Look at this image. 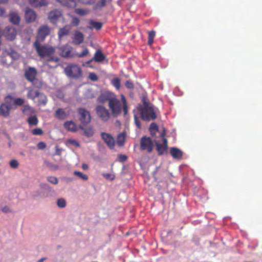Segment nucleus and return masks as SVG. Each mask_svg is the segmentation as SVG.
Segmentation results:
<instances>
[{
	"label": "nucleus",
	"mask_w": 262,
	"mask_h": 262,
	"mask_svg": "<svg viewBox=\"0 0 262 262\" xmlns=\"http://www.w3.org/2000/svg\"><path fill=\"white\" fill-rule=\"evenodd\" d=\"M36 70L33 68H29V69L25 72V77L29 81L36 78Z\"/></svg>",
	"instance_id": "6ab92c4d"
},
{
	"label": "nucleus",
	"mask_w": 262,
	"mask_h": 262,
	"mask_svg": "<svg viewBox=\"0 0 262 262\" xmlns=\"http://www.w3.org/2000/svg\"><path fill=\"white\" fill-rule=\"evenodd\" d=\"M77 113L79 120L81 123H90L92 119L90 111H88L85 108L79 107L77 108Z\"/></svg>",
	"instance_id": "39448f33"
},
{
	"label": "nucleus",
	"mask_w": 262,
	"mask_h": 262,
	"mask_svg": "<svg viewBox=\"0 0 262 262\" xmlns=\"http://www.w3.org/2000/svg\"><path fill=\"white\" fill-rule=\"evenodd\" d=\"M25 15L27 23H32L34 21L37 16L36 13L32 9L29 8H26Z\"/></svg>",
	"instance_id": "4468645a"
},
{
	"label": "nucleus",
	"mask_w": 262,
	"mask_h": 262,
	"mask_svg": "<svg viewBox=\"0 0 262 262\" xmlns=\"http://www.w3.org/2000/svg\"><path fill=\"white\" fill-rule=\"evenodd\" d=\"M2 211L5 213H8L11 212V210L7 206H2L1 208Z\"/></svg>",
	"instance_id": "864d4df0"
},
{
	"label": "nucleus",
	"mask_w": 262,
	"mask_h": 262,
	"mask_svg": "<svg viewBox=\"0 0 262 262\" xmlns=\"http://www.w3.org/2000/svg\"><path fill=\"white\" fill-rule=\"evenodd\" d=\"M55 154H56V155H60V154H61V151L62 150L61 149H60V148L58 147V145H56L55 146Z\"/></svg>",
	"instance_id": "680f3d73"
},
{
	"label": "nucleus",
	"mask_w": 262,
	"mask_h": 262,
	"mask_svg": "<svg viewBox=\"0 0 262 262\" xmlns=\"http://www.w3.org/2000/svg\"><path fill=\"white\" fill-rule=\"evenodd\" d=\"M58 3L69 8H75L77 6L76 0H56Z\"/></svg>",
	"instance_id": "4be33fe9"
},
{
	"label": "nucleus",
	"mask_w": 262,
	"mask_h": 262,
	"mask_svg": "<svg viewBox=\"0 0 262 262\" xmlns=\"http://www.w3.org/2000/svg\"><path fill=\"white\" fill-rule=\"evenodd\" d=\"M46 259V258H44V257L41 258L39 259L37 261V262H43V261H44Z\"/></svg>",
	"instance_id": "338daca9"
},
{
	"label": "nucleus",
	"mask_w": 262,
	"mask_h": 262,
	"mask_svg": "<svg viewBox=\"0 0 262 262\" xmlns=\"http://www.w3.org/2000/svg\"><path fill=\"white\" fill-rule=\"evenodd\" d=\"M93 60H94V57L92 59H90V60H88L86 62L84 63H83V66H85V65H88V64H90V62H92Z\"/></svg>",
	"instance_id": "69168bd1"
},
{
	"label": "nucleus",
	"mask_w": 262,
	"mask_h": 262,
	"mask_svg": "<svg viewBox=\"0 0 262 262\" xmlns=\"http://www.w3.org/2000/svg\"><path fill=\"white\" fill-rule=\"evenodd\" d=\"M9 20L14 25H18L20 21V17L16 12H12L9 15Z\"/></svg>",
	"instance_id": "b1692460"
},
{
	"label": "nucleus",
	"mask_w": 262,
	"mask_h": 262,
	"mask_svg": "<svg viewBox=\"0 0 262 262\" xmlns=\"http://www.w3.org/2000/svg\"><path fill=\"white\" fill-rule=\"evenodd\" d=\"M64 127L71 132H76L77 127L75 123L73 121H67L64 124Z\"/></svg>",
	"instance_id": "a878e982"
},
{
	"label": "nucleus",
	"mask_w": 262,
	"mask_h": 262,
	"mask_svg": "<svg viewBox=\"0 0 262 262\" xmlns=\"http://www.w3.org/2000/svg\"><path fill=\"white\" fill-rule=\"evenodd\" d=\"M88 77L93 81H96L98 79V75L95 73H93V72L89 73Z\"/></svg>",
	"instance_id": "de8ad7c7"
},
{
	"label": "nucleus",
	"mask_w": 262,
	"mask_h": 262,
	"mask_svg": "<svg viewBox=\"0 0 262 262\" xmlns=\"http://www.w3.org/2000/svg\"><path fill=\"white\" fill-rule=\"evenodd\" d=\"M12 106H8L6 104L2 103L0 105V116L5 118L8 117L10 115V112Z\"/></svg>",
	"instance_id": "a211bd4d"
},
{
	"label": "nucleus",
	"mask_w": 262,
	"mask_h": 262,
	"mask_svg": "<svg viewBox=\"0 0 262 262\" xmlns=\"http://www.w3.org/2000/svg\"><path fill=\"white\" fill-rule=\"evenodd\" d=\"M55 116L58 119H64L67 118L68 115L67 113L62 109V108H58L55 112Z\"/></svg>",
	"instance_id": "c85d7f7f"
},
{
	"label": "nucleus",
	"mask_w": 262,
	"mask_h": 262,
	"mask_svg": "<svg viewBox=\"0 0 262 262\" xmlns=\"http://www.w3.org/2000/svg\"><path fill=\"white\" fill-rule=\"evenodd\" d=\"M63 17L61 11L58 9L50 11V21L51 23L56 24L59 20L63 19Z\"/></svg>",
	"instance_id": "9b49d317"
},
{
	"label": "nucleus",
	"mask_w": 262,
	"mask_h": 262,
	"mask_svg": "<svg viewBox=\"0 0 262 262\" xmlns=\"http://www.w3.org/2000/svg\"><path fill=\"white\" fill-rule=\"evenodd\" d=\"M49 29L48 26H42L38 31V35L35 41L39 42L43 41L46 36L48 35Z\"/></svg>",
	"instance_id": "f8f14e48"
},
{
	"label": "nucleus",
	"mask_w": 262,
	"mask_h": 262,
	"mask_svg": "<svg viewBox=\"0 0 262 262\" xmlns=\"http://www.w3.org/2000/svg\"><path fill=\"white\" fill-rule=\"evenodd\" d=\"M3 54L4 55V57L7 56H10L12 60H17L19 58V54L18 53L11 48L5 49L3 53ZM2 62L3 64H8L6 60H5L4 58H3L2 60Z\"/></svg>",
	"instance_id": "1a4fd4ad"
},
{
	"label": "nucleus",
	"mask_w": 262,
	"mask_h": 262,
	"mask_svg": "<svg viewBox=\"0 0 262 262\" xmlns=\"http://www.w3.org/2000/svg\"><path fill=\"white\" fill-rule=\"evenodd\" d=\"M141 117L144 120H151L156 119L157 115L154 108L151 107L148 103H144V105L140 108Z\"/></svg>",
	"instance_id": "f03ea898"
},
{
	"label": "nucleus",
	"mask_w": 262,
	"mask_h": 262,
	"mask_svg": "<svg viewBox=\"0 0 262 262\" xmlns=\"http://www.w3.org/2000/svg\"><path fill=\"white\" fill-rule=\"evenodd\" d=\"M24 115L31 116L34 113V109L29 105H24L21 109Z\"/></svg>",
	"instance_id": "393cba45"
},
{
	"label": "nucleus",
	"mask_w": 262,
	"mask_h": 262,
	"mask_svg": "<svg viewBox=\"0 0 262 262\" xmlns=\"http://www.w3.org/2000/svg\"><path fill=\"white\" fill-rule=\"evenodd\" d=\"M2 35H3L7 39L13 40L16 37L17 31L14 28L7 26L3 31Z\"/></svg>",
	"instance_id": "9d476101"
},
{
	"label": "nucleus",
	"mask_w": 262,
	"mask_h": 262,
	"mask_svg": "<svg viewBox=\"0 0 262 262\" xmlns=\"http://www.w3.org/2000/svg\"><path fill=\"white\" fill-rule=\"evenodd\" d=\"M126 133L125 132H123V133H121L118 135L117 138V143L119 146H123L125 142V137H126Z\"/></svg>",
	"instance_id": "cd10ccee"
},
{
	"label": "nucleus",
	"mask_w": 262,
	"mask_h": 262,
	"mask_svg": "<svg viewBox=\"0 0 262 262\" xmlns=\"http://www.w3.org/2000/svg\"><path fill=\"white\" fill-rule=\"evenodd\" d=\"M105 57V55H104L101 50H99V49L98 50H96L95 52L93 57V59L97 62H101V61H103Z\"/></svg>",
	"instance_id": "5701e85b"
},
{
	"label": "nucleus",
	"mask_w": 262,
	"mask_h": 262,
	"mask_svg": "<svg viewBox=\"0 0 262 262\" xmlns=\"http://www.w3.org/2000/svg\"><path fill=\"white\" fill-rule=\"evenodd\" d=\"M32 133L34 135H41L43 132L40 128H36L32 130Z\"/></svg>",
	"instance_id": "3c124183"
},
{
	"label": "nucleus",
	"mask_w": 262,
	"mask_h": 262,
	"mask_svg": "<svg viewBox=\"0 0 262 262\" xmlns=\"http://www.w3.org/2000/svg\"><path fill=\"white\" fill-rule=\"evenodd\" d=\"M154 143L150 137L143 136L141 139L140 148L142 150H146L150 153L152 151Z\"/></svg>",
	"instance_id": "0eeeda50"
},
{
	"label": "nucleus",
	"mask_w": 262,
	"mask_h": 262,
	"mask_svg": "<svg viewBox=\"0 0 262 262\" xmlns=\"http://www.w3.org/2000/svg\"><path fill=\"white\" fill-rule=\"evenodd\" d=\"M37 146L38 149H43L46 147V144L43 142H39Z\"/></svg>",
	"instance_id": "6e6d98bb"
},
{
	"label": "nucleus",
	"mask_w": 262,
	"mask_h": 262,
	"mask_svg": "<svg viewBox=\"0 0 262 262\" xmlns=\"http://www.w3.org/2000/svg\"><path fill=\"white\" fill-rule=\"evenodd\" d=\"M156 36V32L154 30L148 31V44L151 45L153 43L154 39Z\"/></svg>",
	"instance_id": "473e14b6"
},
{
	"label": "nucleus",
	"mask_w": 262,
	"mask_h": 262,
	"mask_svg": "<svg viewBox=\"0 0 262 262\" xmlns=\"http://www.w3.org/2000/svg\"><path fill=\"white\" fill-rule=\"evenodd\" d=\"M57 205L59 208H64L67 205V202L63 198H60L57 201Z\"/></svg>",
	"instance_id": "a19ab883"
},
{
	"label": "nucleus",
	"mask_w": 262,
	"mask_h": 262,
	"mask_svg": "<svg viewBox=\"0 0 262 262\" xmlns=\"http://www.w3.org/2000/svg\"><path fill=\"white\" fill-rule=\"evenodd\" d=\"M47 98H46V100H42V101H41V103H42V104H43L44 105H45V104H46L47 103Z\"/></svg>",
	"instance_id": "774afa93"
},
{
	"label": "nucleus",
	"mask_w": 262,
	"mask_h": 262,
	"mask_svg": "<svg viewBox=\"0 0 262 262\" xmlns=\"http://www.w3.org/2000/svg\"><path fill=\"white\" fill-rule=\"evenodd\" d=\"M75 11L77 14L79 15H86L89 12V10L85 8H75Z\"/></svg>",
	"instance_id": "ea45409f"
},
{
	"label": "nucleus",
	"mask_w": 262,
	"mask_h": 262,
	"mask_svg": "<svg viewBox=\"0 0 262 262\" xmlns=\"http://www.w3.org/2000/svg\"><path fill=\"white\" fill-rule=\"evenodd\" d=\"M106 0H99L97 4L94 6V9H102V8L105 6Z\"/></svg>",
	"instance_id": "58836bf2"
},
{
	"label": "nucleus",
	"mask_w": 262,
	"mask_h": 262,
	"mask_svg": "<svg viewBox=\"0 0 262 262\" xmlns=\"http://www.w3.org/2000/svg\"><path fill=\"white\" fill-rule=\"evenodd\" d=\"M93 27L95 28L96 30H100L102 26V24L101 22H95V21H92L91 23Z\"/></svg>",
	"instance_id": "49530a36"
},
{
	"label": "nucleus",
	"mask_w": 262,
	"mask_h": 262,
	"mask_svg": "<svg viewBox=\"0 0 262 262\" xmlns=\"http://www.w3.org/2000/svg\"><path fill=\"white\" fill-rule=\"evenodd\" d=\"M51 183L57 184L58 182V180L56 177H50Z\"/></svg>",
	"instance_id": "052dcab7"
},
{
	"label": "nucleus",
	"mask_w": 262,
	"mask_h": 262,
	"mask_svg": "<svg viewBox=\"0 0 262 262\" xmlns=\"http://www.w3.org/2000/svg\"><path fill=\"white\" fill-rule=\"evenodd\" d=\"M110 108L114 116H118L122 111V105L117 96L113 92H111V100L110 102Z\"/></svg>",
	"instance_id": "f257e3e1"
},
{
	"label": "nucleus",
	"mask_w": 262,
	"mask_h": 262,
	"mask_svg": "<svg viewBox=\"0 0 262 262\" xmlns=\"http://www.w3.org/2000/svg\"><path fill=\"white\" fill-rule=\"evenodd\" d=\"M25 103V100L21 98H17L14 99V104L18 106H23Z\"/></svg>",
	"instance_id": "37998d69"
},
{
	"label": "nucleus",
	"mask_w": 262,
	"mask_h": 262,
	"mask_svg": "<svg viewBox=\"0 0 262 262\" xmlns=\"http://www.w3.org/2000/svg\"><path fill=\"white\" fill-rule=\"evenodd\" d=\"M73 48L69 45H66L60 48V54L63 57H73L74 56L72 53Z\"/></svg>",
	"instance_id": "dca6fc26"
},
{
	"label": "nucleus",
	"mask_w": 262,
	"mask_h": 262,
	"mask_svg": "<svg viewBox=\"0 0 262 262\" xmlns=\"http://www.w3.org/2000/svg\"><path fill=\"white\" fill-rule=\"evenodd\" d=\"M74 174L78 176L79 178L83 180H87L89 179L88 175L84 174V173H83L81 171H74Z\"/></svg>",
	"instance_id": "4c0bfd02"
},
{
	"label": "nucleus",
	"mask_w": 262,
	"mask_h": 262,
	"mask_svg": "<svg viewBox=\"0 0 262 262\" xmlns=\"http://www.w3.org/2000/svg\"><path fill=\"white\" fill-rule=\"evenodd\" d=\"M121 99L122 103V109L124 115H127L128 113V105L127 101L126 99L125 96L124 95H121Z\"/></svg>",
	"instance_id": "7c9ffc66"
},
{
	"label": "nucleus",
	"mask_w": 262,
	"mask_h": 262,
	"mask_svg": "<svg viewBox=\"0 0 262 262\" xmlns=\"http://www.w3.org/2000/svg\"><path fill=\"white\" fill-rule=\"evenodd\" d=\"M118 159L119 161H125V160H127V156H124V155H119L118 157Z\"/></svg>",
	"instance_id": "4d7b16f0"
},
{
	"label": "nucleus",
	"mask_w": 262,
	"mask_h": 262,
	"mask_svg": "<svg viewBox=\"0 0 262 262\" xmlns=\"http://www.w3.org/2000/svg\"><path fill=\"white\" fill-rule=\"evenodd\" d=\"M111 96V92H104L103 93H102L100 95H99L97 98V100L99 101V102H101V103H104V102L107 101L108 106L110 108Z\"/></svg>",
	"instance_id": "2eb2a0df"
},
{
	"label": "nucleus",
	"mask_w": 262,
	"mask_h": 262,
	"mask_svg": "<svg viewBox=\"0 0 262 262\" xmlns=\"http://www.w3.org/2000/svg\"><path fill=\"white\" fill-rule=\"evenodd\" d=\"M170 153L174 159H182L183 154V151L177 147L171 148Z\"/></svg>",
	"instance_id": "aec40b11"
},
{
	"label": "nucleus",
	"mask_w": 262,
	"mask_h": 262,
	"mask_svg": "<svg viewBox=\"0 0 262 262\" xmlns=\"http://www.w3.org/2000/svg\"><path fill=\"white\" fill-rule=\"evenodd\" d=\"M13 100V97L11 95H8L4 98L5 102L3 104H6L8 106H12L11 102Z\"/></svg>",
	"instance_id": "c9c22d12"
},
{
	"label": "nucleus",
	"mask_w": 262,
	"mask_h": 262,
	"mask_svg": "<svg viewBox=\"0 0 262 262\" xmlns=\"http://www.w3.org/2000/svg\"><path fill=\"white\" fill-rule=\"evenodd\" d=\"M95 111L96 115L101 119L103 121H107L110 119L111 113L108 111V109L102 105V104H99L95 107Z\"/></svg>",
	"instance_id": "20e7f679"
},
{
	"label": "nucleus",
	"mask_w": 262,
	"mask_h": 262,
	"mask_svg": "<svg viewBox=\"0 0 262 262\" xmlns=\"http://www.w3.org/2000/svg\"><path fill=\"white\" fill-rule=\"evenodd\" d=\"M101 136L109 148H114L115 142L112 135H110V134H107V133H101Z\"/></svg>",
	"instance_id": "ddd939ff"
},
{
	"label": "nucleus",
	"mask_w": 262,
	"mask_h": 262,
	"mask_svg": "<svg viewBox=\"0 0 262 262\" xmlns=\"http://www.w3.org/2000/svg\"><path fill=\"white\" fill-rule=\"evenodd\" d=\"M82 168L83 169H85V170H86V169H88L89 166L86 163H82Z\"/></svg>",
	"instance_id": "0e129e2a"
},
{
	"label": "nucleus",
	"mask_w": 262,
	"mask_h": 262,
	"mask_svg": "<svg viewBox=\"0 0 262 262\" xmlns=\"http://www.w3.org/2000/svg\"><path fill=\"white\" fill-rule=\"evenodd\" d=\"M64 71L66 75L72 78H79L82 75L81 68L77 64H69L64 68Z\"/></svg>",
	"instance_id": "7ed1b4c3"
},
{
	"label": "nucleus",
	"mask_w": 262,
	"mask_h": 262,
	"mask_svg": "<svg viewBox=\"0 0 262 262\" xmlns=\"http://www.w3.org/2000/svg\"><path fill=\"white\" fill-rule=\"evenodd\" d=\"M134 121H135V123L136 124L137 127H138L139 128H140V127H141V124L138 118L137 117V115H134Z\"/></svg>",
	"instance_id": "5fc2aeb1"
},
{
	"label": "nucleus",
	"mask_w": 262,
	"mask_h": 262,
	"mask_svg": "<svg viewBox=\"0 0 262 262\" xmlns=\"http://www.w3.org/2000/svg\"><path fill=\"white\" fill-rule=\"evenodd\" d=\"M32 82L33 85L36 88H40L42 86V82L38 79L35 78L33 80L30 81Z\"/></svg>",
	"instance_id": "79ce46f5"
},
{
	"label": "nucleus",
	"mask_w": 262,
	"mask_h": 262,
	"mask_svg": "<svg viewBox=\"0 0 262 262\" xmlns=\"http://www.w3.org/2000/svg\"><path fill=\"white\" fill-rule=\"evenodd\" d=\"M102 175L103 177H104L106 179H110V180H114L115 179V175L111 174V173H103Z\"/></svg>",
	"instance_id": "13d9d810"
},
{
	"label": "nucleus",
	"mask_w": 262,
	"mask_h": 262,
	"mask_svg": "<svg viewBox=\"0 0 262 262\" xmlns=\"http://www.w3.org/2000/svg\"><path fill=\"white\" fill-rule=\"evenodd\" d=\"M80 3H81L83 4H89V5H92V4H94L96 3V0H78Z\"/></svg>",
	"instance_id": "603ef678"
},
{
	"label": "nucleus",
	"mask_w": 262,
	"mask_h": 262,
	"mask_svg": "<svg viewBox=\"0 0 262 262\" xmlns=\"http://www.w3.org/2000/svg\"><path fill=\"white\" fill-rule=\"evenodd\" d=\"M9 164L10 166L14 169L17 168L19 165L18 161L14 159L10 161Z\"/></svg>",
	"instance_id": "8fccbe9b"
},
{
	"label": "nucleus",
	"mask_w": 262,
	"mask_h": 262,
	"mask_svg": "<svg viewBox=\"0 0 262 262\" xmlns=\"http://www.w3.org/2000/svg\"><path fill=\"white\" fill-rule=\"evenodd\" d=\"M27 121L29 125H36L38 124V119L36 116L31 115L28 118Z\"/></svg>",
	"instance_id": "72a5a7b5"
},
{
	"label": "nucleus",
	"mask_w": 262,
	"mask_h": 262,
	"mask_svg": "<svg viewBox=\"0 0 262 262\" xmlns=\"http://www.w3.org/2000/svg\"><path fill=\"white\" fill-rule=\"evenodd\" d=\"M80 23L79 19L76 16H72L71 24L74 26H78Z\"/></svg>",
	"instance_id": "09e8293b"
},
{
	"label": "nucleus",
	"mask_w": 262,
	"mask_h": 262,
	"mask_svg": "<svg viewBox=\"0 0 262 262\" xmlns=\"http://www.w3.org/2000/svg\"><path fill=\"white\" fill-rule=\"evenodd\" d=\"M71 29V27H69V26H65V27L60 28L58 32V35L59 38H61L62 36L67 35V34H69Z\"/></svg>",
	"instance_id": "bb28decb"
},
{
	"label": "nucleus",
	"mask_w": 262,
	"mask_h": 262,
	"mask_svg": "<svg viewBox=\"0 0 262 262\" xmlns=\"http://www.w3.org/2000/svg\"><path fill=\"white\" fill-rule=\"evenodd\" d=\"M68 142L70 143L73 144V145H74L76 147H79V146L80 145L79 143H78V142H77V141H76V140H72V139L71 140H69Z\"/></svg>",
	"instance_id": "bf43d9fd"
},
{
	"label": "nucleus",
	"mask_w": 262,
	"mask_h": 262,
	"mask_svg": "<svg viewBox=\"0 0 262 262\" xmlns=\"http://www.w3.org/2000/svg\"><path fill=\"white\" fill-rule=\"evenodd\" d=\"M84 39V35H83L81 32H79V31H77L75 33V35L73 37V42L76 45H78V44L82 43L83 42Z\"/></svg>",
	"instance_id": "412c9836"
},
{
	"label": "nucleus",
	"mask_w": 262,
	"mask_h": 262,
	"mask_svg": "<svg viewBox=\"0 0 262 262\" xmlns=\"http://www.w3.org/2000/svg\"><path fill=\"white\" fill-rule=\"evenodd\" d=\"M165 135V133L164 131L161 134V136L162 138L163 143H159V141H156L155 142L156 148L159 155H163L165 152L167 151V148L168 147V142L166 138L164 137Z\"/></svg>",
	"instance_id": "423d86ee"
},
{
	"label": "nucleus",
	"mask_w": 262,
	"mask_h": 262,
	"mask_svg": "<svg viewBox=\"0 0 262 262\" xmlns=\"http://www.w3.org/2000/svg\"><path fill=\"white\" fill-rule=\"evenodd\" d=\"M5 14V10L2 7H0V16H4Z\"/></svg>",
	"instance_id": "e2e57ef3"
},
{
	"label": "nucleus",
	"mask_w": 262,
	"mask_h": 262,
	"mask_svg": "<svg viewBox=\"0 0 262 262\" xmlns=\"http://www.w3.org/2000/svg\"><path fill=\"white\" fill-rule=\"evenodd\" d=\"M34 47L40 57L43 58L49 56V48L48 46L42 45L37 41H35Z\"/></svg>",
	"instance_id": "6e6552de"
},
{
	"label": "nucleus",
	"mask_w": 262,
	"mask_h": 262,
	"mask_svg": "<svg viewBox=\"0 0 262 262\" xmlns=\"http://www.w3.org/2000/svg\"><path fill=\"white\" fill-rule=\"evenodd\" d=\"M159 126L157 123H151L149 125V130L151 133V134H154V133H156V132H158Z\"/></svg>",
	"instance_id": "e433bc0d"
},
{
	"label": "nucleus",
	"mask_w": 262,
	"mask_h": 262,
	"mask_svg": "<svg viewBox=\"0 0 262 262\" xmlns=\"http://www.w3.org/2000/svg\"><path fill=\"white\" fill-rule=\"evenodd\" d=\"M125 86L129 90H133L135 88V85L131 80H127L125 83Z\"/></svg>",
	"instance_id": "a18cd8bd"
},
{
	"label": "nucleus",
	"mask_w": 262,
	"mask_h": 262,
	"mask_svg": "<svg viewBox=\"0 0 262 262\" xmlns=\"http://www.w3.org/2000/svg\"><path fill=\"white\" fill-rule=\"evenodd\" d=\"M81 128L84 130V134L87 136V137H91V136L94 135V130L92 127H89L88 128L81 127Z\"/></svg>",
	"instance_id": "f704fd0d"
},
{
	"label": "nucleus",
	"mask_w": 262,
	"mask_h": 262,
	"mask_svg": "<svg viewBox=\"0 0 262 262\" xmlns=\"http://www.w3.org/2000/svg\"><path fill=\"white\" fill-rule=\"evenodd\" d=\"M28 89L29 91L27 96L29 99H31L34 101L36 98L43 99L45 97L43 94L40 93L38 91H34L30 88H28Z\"/></svg>",
	"instance_id": "f3484780"
},
{
	"label": "nucleus",
	"mask_w": 262,
	"mask_h": 262,
	"mask_svg": "<svg viewBox=\"0 0 262 262\" xmlns=\"http://www.w3.org/2000/svg\"><path fill=\"white\" fill-rule=\"evenodd\" d=\"M89 52L90 51L88 48H87V47H84L82 52H81V53H77V54H76V55H77L79 58H81V57H84V56L88 55Z\"/></svg>",
	"instance_id": "c03bdc74"
},
{
	"label": "nucleus",
	"mask_w": 262,
	"mask_h": 262,
	"mask_svg": "<svg viewBox=\"0 0 262 262\" xmlns=\"http://www.w3.org/2000/svg\"><path fill=\"white\" fill-rule=\"evenodd\" d=\"M29 3L34 7H39L46 5L47 0H28Z\"/></svg>",
	"instance_id": "c756f323"
},
{
	"label": "nucleus",
	"mask_w": 262,
	"mask_h": 262,
	"mask_svg": "<svg viewBox=\"0 0 262 262\" xmlns=\"http://www.w3.org/2000/svg\"><path fill=\"white\" fill-rule=\"evenodd\" d=\"M111 84L116 88V90H120L121 88V80L118 77H115L112 79L111 81Z\"/></svg>",
	"instance_id": "2f4dec72"
}]
</instances>
